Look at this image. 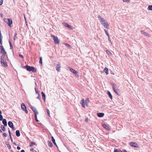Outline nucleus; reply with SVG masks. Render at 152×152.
Wrapping results in <instances>:
<instances>
[{"mask_svg":"<svg viewBox=\"0 0 152 152\" xmlns=\"http://www.w3.org/2000/svg\"><path fill=\"white\" fill-rule=\"evenodd\" d=\"M19 56L22 58H23V56L21 55H19Z\"/></svg>","mask_w":152,"mask_h":152,"instance_id":"48","label":"nucleus"},{"mask_svg":"<svg viewBox=\"0 0 152 152\" xmlns=\"http://www.w3.org/2000/svg\"><path fill=\"white\" fill-rule=\"evenodd\" d=\"M11 128L13 130H15V128L14 127V126H13V127H11Z\"/></svg>","mask_w":152,"mask_h":152,"instance_id":"50","label":"nucleus"},{"mask_svg":"<svg viewBox=\"0 0 152 152\" xmlns=\"http://www.w3.org/2000/svg\"><path fill=\"white\" fill-rule=\"evenodd\" d=\"M107 93H108V95H109V97H110V98L111 99H112V98H113L112 96V95L109 92V91H107Z\"/></svg>","mask_w":152,"mask_h":152,"instance_id":"26","label":"nucleus"},{"mask_svg":"<svg viewBox=\"0 0 152 152\" xmlns=\"http://www.w3.org/2000/svg\"><path fill=\"white\" fill-rule=\"evenodd\" d=\"M102 126L106 129L109 130L110 129V128L105 124H102Z\"/></svg>","mask_w":152,"mask_h":152,"instance_id":"15","label":"nucleus"},{"mask_svg":"<svg viewBox=\"0 0 152 152\" xmlns=\"http://www.w3.org/2000/svg\"><path fill=\"white\" fill-rule=\"evenodd\" d=\"M35 144V142H31L30 143V146L31 147H32L34 146V145Z\"/></svg>","mask_w":152,"mask_h":152,"instance_id":"32","label":"nucleus"},{"mask_svg":"<svg viewBox=\"0 0 152 152\" xmlns=\"http://www.w3.org/2000/svg\"><path fill=\"white\" fill-rule=\"evenodd\" d=\"M89 102V100L88 98H86L85 99V104L86 106H88V104Z\"/></svg>","mask_w":152,"mask_h":152,"instance_id":"22","label":"nucleus"},{"mask_svg":"<svg viewBox=\"0 0 152 152\" xmlns=\"http://www.w3.org/2000/svg\"><path fill=\"white\" fill-rule=\"evenodd\" d=\"M102 25L105 28L107 29H109V25L107 22H105L104 23H103Z\"/></svg>","mask_w":152,"mask_h":152,"instance_id":"12","label":"nucleus"},{"mask_svg":"<svg viewBox=\"0 0 152 152\" xmlns=\"http://www.w3.org/2000/svg\"><path fill=\"white\" fill-rule=\"evenodd\" d=\"M47 113L48 114V115L49 116H50V111H49V110L48 109H47Z\"/></svg>","mask_w":152,"mask_h":152,"instance_id":"37","label":"nucleus"},{"mask_svg":"<svg viewBox=\"0 0 152 152\" xmlns=\"http://www.w3.org/2000/svg\"><path fill=\"white\" fill-rule=\"evenodd\" d=\"M148 10L152 11V5L149 6L148 7Z\"/></svg>","mask_w":152,"mask_h":152,"instance_id":"28","label":"nucleus"},{"mask_svg":"<svg viewBox=\"0 0 152 152\" xmlns=\"http://www.w3.org/2000/svg\"><path fill=\"white\" fill-rule=\"evenodd\" d=\"M17 149H18V150H20V148L19 147V146H18L17 147Z\"/></svg>","mask_w":152,"mask_h":152,"instance_id":"49","label":"nucleus"},{"mask_svg":"<svg viewBox=\"0 0 152 152\" xmlns=\"http://www.w3.org/2000/svg\"><path fill=\"white\" fill-rule=\"evenodd\" d=\"M103 71L104 72L106 73V75H107L108 74V69L107 68H105L103 70Z\"/></svg>","mask_w":152,"mask_h":152,"instance_id":"21","label":"nucleus"},{"mask_svg":"<svg viewBox=\"0 0 152 152\" xmlns=\"http://www.w3.org/2000/svg\"><path fill=\"white\" fill-rule=\"evenodd\" d=\"M123 151L125 152H127V151L125 150H124Z\"/></svg>","mask_w":152,"mask_h":152,"instance_id":"55","label":"nucleus"},{"mask_svg":"<svg viewBox=\"0 0 152 152\" xmlns=\"http://www.w3.org/2000/svg\"><path fill=\"white\" fill-rule=\"evenodd\" d=\"M123 1L124 2H128L129 0H123Z\"/></svg>","mask_w":152,"mask_h":152,"instance_id":"45","label":"nucleus"},{"mask_svg":"<svg viewBox=\"0 0 152 152\" xmlns=\"http://www.w3.org/2000/svg\"><path fill=\"white\" fill-rule=\"evenodd\" d=\"M0 15H1V18H2L3 17V15L2 14H0Z\"/></svg>","mask_w":152,"mask_h":152,"instance_id":"52","label":"nucleus"},{"mask_svg":"<svg viewBox=\"0 0 152 152\" xmlns=\"http://www.w3.org/2000/svg\"><path fill=\"white\" fill-rule=\"evenodd\" d=\"M17 152H19V151H17Z\"/></svg>","mask_w":152,"mask_h":152,"instance_id":"64","label":"nucleus"},{"mask_svg":"<svg viewBox=\"0 0 152 152\" xmlns=\"http://www.w3.org/2000/svg\"><path fill=\"white\" fill-rule=\"evenodd\" d=\"M17 35V33H15V34L14 35V40H15L16 39V38H17V37H16Z\"/></svg>","mask_w":152,"mask_h":152,"instance_id":"39","label":"nucleus"},{"mask_svg":"<svg viewBox=\"0 0 152 152\" xmlns=\"http://www.w3.org/2000/svg\"><path fill=\"white\" fill-rule=\"evenodd\" d=\"M31 150H33V149H31Z\"/></svg>","mask_w":152,"mask_h":152,"instance_id":"61","label":"nucleus"},{"mask_svg":"<svg viewBox=\"0 0 152 152\" xmlns=\"http://www.w3.org/2000/svg\"><path fill=\"white\" fill-rule=\"evenodd\" d=\"M51 138H52V141L53 142V144L55 145H56V146H57V145H56V142H55V139H54V137H53L52 136L51 137Z\"/></svg>","mask_w":152,"mask_h":152,"instance_id":"24","label":"nucleus"},{"mask_svg":"<svg viewBox=\"0 0 152 152\" xmlns=\"http://www.w3.org/2000/svg\"><path fill=\"white\" fill-rule=\"evenodd\" d=\"M97 116L99 117H103L104 114L103 113H99L97 114Z\"/></svg>","mask_w":152,"mask_h":152,"instance_id":"20","label":"nucleus"},{"mask_svg":"<svg viewBox=\"0 0 152 152\" xmlns=\"http://www.w3.org/2000/svg\"><path fill=\"white\" fill-rule=\"evenodd\" d=\"M140 31H141V32L142 33V34H144L145 35V36H146L148 37H150V36L149 35V34H148V33H145V32H144L143 31L141 30Z\"/></svg>","mask_w":152,"mask_h":152,"instance_id":"18","label":"nucleus"},{"mask_svg":"<svg viewBox=\"0 0 152 152\" xmlns=\"http://www.w3.org/2000/svg\"><path fill=\"white\" fill-rule=\"evenodd\" d=\"M26 69L28 71L30 72L31 71H32L33 72H37V69H36L34 67L30 66L27 65L26 66Z\"/></svg>","mask_w":152,"mask_h":152,"instance_id":"2","label":"nucleus"},{"mask_svg":"<svg viewBox=\"0 0 152 152\" xmlns=\"http://www.w3.org/2000/svg\"><path fill=\"white\" fill-rule=\"evenodd\" d=\"M9 147H11L10 146H9Z\"/></svg>","mask_w":152,"mask_h":152,"instance_id":"63","label":"nucleus"},{"mask_svg":"<svg viewBox=\"0 0 152 152\" xmlns=\"http://www.w3.org/2000/svg\"><path fill=\"white\" fill-rule=\"evenodd\" d=\"M98 18L100 19V22L102 25L103 23H104L105 22H107L103 18H101L100 16H99Z\"/></svg>","mask_w":152,"mask_h":152,"instance_id":"10","label":"nucleus"},{"mask_svg":"<svg viewBox=\"0 0 152 152\" xmlns=\"http://www.w3.org/2000/svg\"><path fill=\"white\" fill-rule=\"evenodd\" d=\"M71 72H73L74 74L76 75L78 73L77 72L74 70V69L70 68H69Z\"/></svg>","mask_w":152,"mask_h":152,"instance_id":"13","label":"nucleus"},{"mask_svg":"<svg viewBox=\"0 0 152 152\" xmlns=\"http://www.w3.org/2000/svg\"><path fill=\"white\" fill-rule=\"evenodd\" d=\"M0 49L1 53L3 54V55L2 56H5V55L7 53L5 51L2 45L0 46Z\"/></svg>","mask_w":152,"mask_h":152,"instance_id":"6","label":"nucleus"},{"mask_svg":"<svg viewBox=\"0 0 152 152\" xmlns=\"http://www.w3.org/2000/svg\"><path fill=\"white\" fill-rule=\"evenodd\" d=\"M113 88L114 91L117 95H119L120 91L119 89L116 88V85L114 83L112 84Z\"/></svg>","mask_w":152,"mask_h":152,"instance_id":"4","label":"nucleus"},{"mask_svg":"<svg viewBox=\"0 0 152 152\" xmlns=\"http://www.w3.org/2000/svg\"><path fill=\"white\" fill-rule=\"evenodd\" d=\"M3 119V116L1 115H0V121L2 120Z\"/></svg>","mask_w":152,"mask_h":152,"instance_id":"42","label":"nucleus"},{"mask_svg":"<svg viewBox=\"0 0 152 152\" xmlns=\"http://www.w3.org/2000/svg\"><path fill=\"white\" fill-rule=\"evenodd\" d=\"M1 128L2 131H5L6 129L5 127L3 125H2L1 127Z\"/></svg>","mask_w":152,"mask_h":152,"instance_id":"29","label":"nucleus"},{"mask_svg":"<svg viewBox=\"0 0 152 152\" xmlns=\"http://www.w3.org/2000/svg\"><path fill=\"white\" fill-rule=\"evenodd\" d=\"M9 44H10V49H12V44L11 43V42H10V41H9Z\"/></svg>","mask_w":152,"mask_h":152,"instance_id":"40","label":"nucleus"},{"mask_svg":"<svg viewBox=\"0 0 152 152\" xmlns=\"http://www.w3.org/2000/svg\"><path fill=\"white\" fill-rule=\"evenodd\" d=\"M4 20L10 27H11L12 26V21L11 19L10 18H4Z\"/></svg>","mask_w":152,"mask_h":152,"instance_id":"3","label":"nucleus"},{"mask_svg":"<svg viewBox=\"0 0 152 152\" xmlns=\"http://www.w3.org/2000/svg\"><path fill=\"white\" fill-rule=\"evenodd\" d=\"M61 65L60 64H58L56 66V70L58 72H59L60 70Z\"/></svg>","mask_w":152,"mask_h":152,"instance_id":"16","label":"nucleus"},{"mask_svg":"<svg viewBox=\"0 0 152 152\" xmlns=\"http://www.w3.org/2000/svg\"><path fill=\"white\" fill-rule=\"evenodd\" d=\"M31 150H33V149H31Z\"/></svg>","mask_w":152,"mask_h":152,"instance_id":"60","label":"nucleus"},{"mask_svg":"<svg viewBox=\"0 0 152 152\" xmlns=\"http://www.w3.org/2000/svg\"><path fill=\"white\" fill-rule=\"evenodd\" d=\"M20 152H25L24 150H22Z\"/></svg>","mask_w":152,"mask_h":152,"instance_id":"51","label":"nucleus"},{"mask_svg":"<svg viewBox=\"0 0 152 152\" xmlns=\"http://www.w3.org/2000/svg\"><path fill=\"white\" fill-rule=\"evenodd\" d=\"M8 132H9V134L10 138H11V132L10 130H9Z\"/></svg>","mask_w":152,"mask_h":152,"instance_id":"41","label":"nucleus"},{"mask_svg":"<svg viewBox=\"0 0 152 152\" xmlns=\"http://www.w3.org/2000/svg\"><path fill=\"white\" fill-rule=\"evenodd\" d=\"M3 3V0H0V5H1Z\"/></svg>","mask_w":152,"mask_h":152,"instance_id":"43","label":"nucleus"},{"mask_svg":"<svg viewBox=\"0 0 152 152\" xmlns=\"http://www.w3.org/2000/svg\"><path fill=\"white\" fill-rule=\"evenodd\" d=\"M9 147H11L10 146H9Z\"/></svg>","mask_w":152,"mask_h":152,"instance_id":"62","label":"nucleus"},{"mask_svg":"<svg viewBox=\"0 0 152 152\" xmlns=\"http://www.w3.org/2000/svg\"><path fill=\"white\" fill-rule=\"evenodd\" d=\"M31 108L32 110L34 112L35 114H38V112L37 111L36 109L34 107L31 106Z\"/></svg>","mask_w":152,"mask_h":152,"instance_id":"11","label":"nucleus"},{"mask_svg":"<svg viewBox=\"0 0 152 152\" xmlns=\"http://www.w3.org/2000/svg\"><path fill=\"white\" fill-rule=\"evenodd\" d=\"M5 56H1V63L2 65L5 67L7 66V64L6 59H5Z\"/></svg>","mask_w":152,"mask_h":152,"instance_id":"1","label":"nucleus"},{"mask_svg":"<svg viewBox=\"0 0 152 152\" xmlns=\"http://www.w3.org/2000/svg\"><path fill=\"white\" fill-rule=\"evenodd\" d=\"M21 108L22 110L24 111L26 113H27L28 111L26 109V107L25 104L24 103H22L21 104Z\"/></svg>","mask_w":152,"mask_h":152,"instance_id":"7","label":"nucleus"},{"mask_svg":"<svg viewBox=\"0 0 152 152\" xmlns=\"http://www.w3.org/2000/svg\"><path fill=\"white\" fill-rule=\"evenodd\" d=\"M48 145L50 147H52L53 145L52 143L51 142L49 141L48 142Z\"/></svg>","mask_w":152,"mask_h":152,"instance_id":"27","label":"nucleus"},{"mask_svg":"<svg viewBox=\"0 0 152 152\" xmlns=\"http://www.w3.org/2000/svg\"><path fill=\"white\" fill-rule=\"evenodd\" d=\"M31 150H33V149H31Z\"/></svg>","mask_w":152,"mask_h":152,"instance_id":"59","label":"nucleus"},{"mask_svg":"<svg viewBox=\"0 0 152 152\" xmlns=\"http://www.w3.org/2000/svg\"><path fill=\"white\" fill-rule=\"evenodd\" d=\"M14 143V144H15V145H16V144L15 143Z\"/></svg>","mask_w":152,"mask_h":152,"instance_id":"58","label":"nucleus"},{"mask_svg":"<svg viewBox=\"0 0 152 152\" xmlns=\"http://www.w3.org/2000/svg\"><path fill=\"white\" fill-rule=\"evenodd\" d=\"M108 40L110 42H111V44H112V42L111 40L110 39V36L108 37Z\"/></svg>","mask_w":152,"mask_h":152,"instance_id":"44","label":"nucleus"},{"mask_svg":"<svg viewBox=\"0 0 152 152\" xmlns=\"http://www.w3.org/2000/svg\"><path fill=\"white\" fill-rule=\"evenodd\" d=\"M106 52L109 55H112L111 53L108 50H106Z\"/></svg>","mask_w":152,"mask_h":152,"instance_id":"31","label":"nucleus"},{"mask_svg":"<svg viewBox=\"0 0 152 152\" xmlns=\"http://www.w3.org/2000/svg\"><path fill=\"white\" fill-rule=\"evenodd\" d=\"M3 37L2 36H0V43L1 45H2V39Z\"/></svg>","mask_w":152,"mask_h":152,"instance_id":"34","label":"nucleus"},{"mask_svg":"<svg viewBox=\"0 0 152 152\" xmlns=\"http://www.w3.org/2000/svg\"><path fill=\"white\" fill-rule=\"evenodd\" d=\"M85 121L86 122H88V119L87 118H86L85 120Z\"/></svg>","mask_w":152,"mask_h":152,"instance_id":"46","label":"nucleus"},{"mask_svg":"<svg viewBox=\"0 0 152 152\" xmlns=\"http://www.w3.org/2000/svg\"><path fill=\"white\" fill-rule=\"evenodd\" d=\"M2 35H1V31H0V36H2Z\"/></svg>","mask_w":152,"mask_h":152,"instance_id":"53","label":"nucleus"},{"mask_svg":"<svg viewBox=\"0 0 152 152\" xmlns=\"http://www.w3.org/2000/svg\"><path fill=\"white\" fill-rule=\"evenodd\" d=\"M51 37L53 38V40L56 44H59V40L57 37H56L54 35H52L51 36Z\"/></svg>","mask_w":152,"mask_h":152,"instance_id":"5","label":"nucleus"},{"mask_svg":"<svg viewBox=\"0 0 152 152\" xmlns=\"http://www.w3.org/2000/svg\"><path fill=\"white\" fill-rule=\"evenodd\" d=\"M80 103L82 105V107L84 108H85V100L83 98H82L80 101Z\"/></svg>","mask_w":152,"mask_h":152,"instance_id":"9","label":"nucleus"},{"mask_svg":"<svg viewBox=\"0 0 152 152\" xmlns=\"http://www.w3.org/2000/svg\"><path fill=\"white\" fill-rule=\"evenodd\" d=\"M39 63L41 64H42V58L41 57H39Z\"/></svg>","mask_w":152,"mask_h":152,"instance_id":"33","label":"nucleus"},{"mask_svg":"<svg viewBox=\"0 0 152 152\" xmlns=\"http://www.w3.org/2000/svg\"><path fill=\"white\" fill-rule=\"evenodd\" d=\"M2 123L4 125V126H7V122L5 119H4L2 120Z\"/></svg>","mask_w":152,"mask_h":152,"instance_id":"17","label":"nucleus"},{"mask_svg":"<svg viewBox=\"0 0 152 152\" xmlns=\"http://www.w3.org/2000/svg\"><path fill=\"white\" fill-rule=\"evenodd\" d=\"M37 114H35L34 117H35V120H36V122H38L39 121L37 119Z\"/></svg>","mask_w":152,"mask_h":152,"instance_id":"35","label":"nucleus"},{"mask_svg":"<svg viewBox=\"0 0 152 152\" xmlns=\"http://www.w3.org/2000/svg\"><path fill=\"white\" fill-rule=\"evenodd\" d=\"M41 94H42V99H43L44 100H45V94H44V93L43 91H42V92H41Z\"/></svg>","mask_w":152,"mask_h":152,"instance_id":"23","label":"nucleus"},{"mask_svg":"<svg viewBox=\"0 0 152 152\" xmlns=\"http://www.w3.org/2000/svg\"><path fill=\"white\" fill-rule=\"evenodd\" d=\"M114 152H122V151L120 150H118L117 149H115Z\"/></svg>","mask_w":152,"mask_h":152,"instance_id":"30","label":"nucleus"},{"mask_svg":"<svg viewBox=\"0 0 152 152\" xmlns=\"http://www.w3.org/2000/svg\"><path fill=\"white\" fill-rule=\"evenodd\" d=\"M64 25L65 26L68 27L70 29L72 30L73 29V28L72 26L69 25L67 23H64Z\"/></svg>","mask_w":152,"mask_h":152,"instance_id":"14","label":"nucleus"},{"mask_svg":"<svg viewBox=\"0 0 152 152\" xmlns=\"http://www.w3.org/2000/svg\"><path fill=\"white\" fill-rule=\"evenodd\" d=\"M16 134L17 137H19L20 136V133L19 130H17L16 131Z\"/></svg>","mask_w":152,"mask_h":152,"instance_id":"25","label":"nucleus"},{"mask_svg":"<svg viewBox=\"0 0 152 152\" xmlns=\"http://www.w3.org/2000/svg\"><path fill=\"white\" fill-rule=\"evenodd\" d=\"M1 113H2V112L1 110H0V115H1Z\"/></svg>","mask_w":152,"mask_h":152,"instance_id":"54","label":"nucleus"},{"mask_svg":"<svg viewBox=\"0 0 152 152\" xmlns=\"http://www.w3.org/2000/svg\"><path fill=\"white\" fill-rule=\"evenodd\" d=\"M35 90L36 94H37V96H38L37 98L39 99V95L38 93V91L36 89H35Z\"/></svg>","mask_w":152,"mask_h":152,"instance_id":"36","label":"nucleus"},{"mask_svg":"<svg viewBox=\"0 0 152 152\" xmlns=\"http://www.w3.org/2000/svg\"><path fill=\"white\" fill-rule=\"evenodd\" d=\"M9 126L10 127H13V125L12 122L11 121H9L8 122Z\"/></svg>","mask_w":152,"mask_h":152,"instance_id":"19","label":"nucleus"},{"mask_svg":"<svg viewBox=\"0 0 152 152\" xmlns=\"http://www.w3.org/2000/svg\"><path fill=\"white\" fill-rule=\"evenodd\" d=\"M130 145L134 147H139L138 145L135 142H131L129 143Z\"/></svg>","mask_w":152,"mask_h":152,"instance_id":"8","label":"nucleus"},{"mask_svg":"<svg viewBox=\"0 0 152 152\" xmlns=\"http://www.w3.org/2000/svg\"><path fill=\"white\" fill-rule=\"evenodd\" d=\"M7 134L5 133H3V136H4V137H6L7 136Z\"/></svg>","mask_w":152,"mask_h":152,"instance_id":"47","label":"nucleus"},{"mask_svg":"<svg viewBox=\"0 0 152 152\" xmlns=\"http://www.w3.org/2000/svg\"><path fill=\"white\" fill-rule=\"evenodd\" d=\"M0 132H2V131L0 129Z\"/></svg>","mask_w":152,"mask_h":152,"instance_id":"57","label":"nucleus"},{"mask_svg":"<svg viewBox=\"0 0 152 152\" xmlns=\"http://www.w3.org/2000/svg\"><path fill=\"white\" fill-rule=\"evenodd\" d=\"M104 30L106 34L107 35V36L108 37L109 36V34L108 33L107 31L105 29H104Z\"/></svg>","mask_w":152,"mask_h":152,"instance_id":"38","label":"nucleus"},{"mask_svg":"<svg viewBox=\"0 0 152 152\" xmlns=\"http://www.w3.org/2000/svg\"><path fill=\"white\" fill-rule=\"evenodd\" d=\"M10 138L11 139L12 141V137H11V138Z\"/></svg>","mask_w":152,"mask_h":152,"instance_id":"56","label":"nucleus"}]
</instances>
